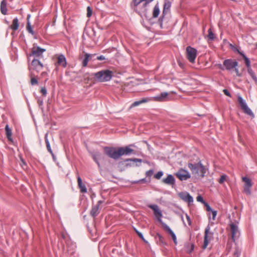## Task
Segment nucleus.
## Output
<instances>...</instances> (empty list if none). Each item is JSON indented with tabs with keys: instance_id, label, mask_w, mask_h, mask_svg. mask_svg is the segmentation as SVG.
Returning <instances> with one entry per match:
<instances>
[{
	"instance_id": "44",
	"label": "nucleus",
	"mask_w": 257,
	"mask_h": 257,
	"mask_svg": "<svg viewBox=\"0 0 257 257\" xmlns=\"http://www.w3.org/2000/svg\"><path fill=\"white\" fill-rule=\"evenodd\" d=\"M223 92H224V93L226 95H227V96H229V97H230V96H230V93L228 92V91L227 89H224V90H223Z\"/></svg>"
},
{
	"instance_id": "2",
	"label": "nucleus",
	"mask_w": 257,
	"mask_h": 257,
	"mask_svg": "<svg viewBox=\"0 0 257 257\" xmlns=\"http://www.w3.org/2000/svg\"><path fill=\"white\" fill-rule=\"evenodd\" d=\"M188 168L195 178H203L206 173V169L201 163L193 164H188Z\"/></svg>"
},
{
	"instance_id": "38",
	"label": "nucleus",
	"mask_w": 257,
	"mask_h": 257,
	"mask_svg": "<svg viewBox=\"0 0 257 257\" xmlns=\"http://www.w3.org/2000/svg\"><path fill=\"white\" fill-rule=\"evenodd\" d=\"M92 11L90 7L87 8V17L89 18L92 16Z\"/></svg>"
},
{
	"instance_id": "12",
	"label": "nucleus",
	"mask_w": 257,
	"mask_h": 257,
	"mask_svg": "<svg viewBox=\"0 0 257 257\" xmlns=\"http://www.w3.org/2000/svg\"><path fill=\"white\" fill-rule=\"evenodd\" d=\"M149 207L154 211V215L157 218L158 221L162 223L163 222L161 220L162 213L158 206L157 205H150Z\"/></svg>"
},
{
	"instance_id": "39",
	"label": "nucleus",
	"mask_w": 257,
	"mask_h": 257,
	"mask_svg": "<svg viewBox=\"0 0 257 257\" xmlns=\"http://www.w3.org/2000/svg\"><path fill=\"white\" fill-rule=\"evenodd\" d=\"M163 175V172L161 171H159L156 174H155V178L157 179H160L162 177Z\"/></svg>"
},
{
	"instance_id": "43",
	"label": "nucleus",
	"mask_w": 257,
	"mask_h": 257,
	"mask_svg": "<svg viewBox=\"0 0 257 257\" xmlns=\"http://www.w3.org/2000/svg\"><path fill=\"white\" fill-rule=\"evenodd\" d=\"M196 199L198 202H203V199L201 196H198Z\"/></svg>"
},
{
	"instance_id": "7",
	"label": "nucleus",
	"mask_w": 257,
	"mask_h": 257,
	"mask_svg": "<svg viewBox=\"0 0 257 257\" xmlns=\"http://www.w3.org/2000/svg\"><path fill=\"white\" fill-rule=\"evenodd\" d=\"M197 56V50L190 47L186 48V56L188 60L191 63H194Z\"/></svg>"
},
{
	"instance_id": "21",
	"label": "nucleus",
	"mask_w": 257,
	"mask_h": 257,
	"mask_svg": "<svg viewBox=\"0 0 257 257\" xmlns=\"http://www.w3.org/2000/svg\"><path fill=\"white\" fill-rule=\"evenodd\" d=\"M77 182L78 187L80 190V192L81 193H86L87 192V189L86 188V186L85 184H83L82 180L80 176H79L77 177Z\"/></svg>"
},
{
	"instance_id": "33",
	"label": "nucleus",
	"mask_w": 257,
	"mask_h": 257,
	"mask_svg": "<svg viewBox=\"0 0 257 257\" xmlns=\"http://www.w3.org/2000/svg\"><path fill=\"white\" fill-rule=\"evenodd\" d=\"M160 13V10L159 6L156 5L154 8L153 16L154 18H157Z\"/></svg>"
},
{
	"instance_id": "27",
	"label": "nucleus",
	"mask_w": 257,
	"mask_h": 257,
	"mask_svg": "<svg viewBox=\"0 0 257 257\" xmlns=\"http://www.w3.org/2000/svg\"><path fill=\"white\" fill-rule=\"evenodd\" d=\"M239 53L241 56H242L244 61L245 64L247 67V70L251 68L250 62L249 59L242 52H239Z\"/></svg>"
},
{
	"instance_id": "4",
	"label": "nucleus",
	"mask_w": 257,
	"mask_h": 257,
	"mask_svg": "<svg viewBox=\"0 0 257 257\" xmlns=\"http://www.w3.org/2000/svg\"><path fill=\"white\" fill-rule=\"evenodd\" d=\"M237 101L243 112L250 116L253 117L254 114L251 110L247 106L245 101L240 95L237 96Z\"/></svg>"
},
{
	"instance_id": "45",
	"label": "nucleus",
	"mask_w": 257,
	"mask_h": 257,
	"mask_svg": "<svg viewBox=\"0 0 257 257\" xmlns=\"http://www.w3.org/2000/svg\"><path fill=\"white\" fill-rule=\"evenodd\" d=\"M97 59L98 60H104L105 59V57L103 55H101V56H98L97 57Z\"/></svg>"
},
{
	"instance_id": "34",
	"label": "nucleus",
	"mask_w": 257,
	"mask_h": 257,
	"mask_svg": "<svg viewBox=\"0 0 257 257\" xmlns=\"http://www.w3.org/2000/svg\"><path fill=\"white\" fill-rule=\"evenodd\" d=\"M208 34L207 35V38L208 40H213L215 38V35L212 31L211 28L209 29L208 30Z\"/></svg>"
},
{
	"instance_id": "47",
	"label": "nucleus",
	"mask_w": 257,
	"mask_h": 257,
	"mask_svg": "<svg viewBox=\"0 0 257 257\" xmlns=\"http://www.w3.org/2000/svg\"><path fill=\"white\" fill-rule=\"evenodd\" d=\"M212 216H213V219H214V218L216 217V214H217V212L216 211H212Z\"/></svg>"
},
{
	"instance_id": "49",
	"label": "nucleus",
	"mask_w": 257,
	"mask_h": 257,
	"mask_svg": "<svg viewBox=\"0 0 257 257\" xmlns=\"http://www.w3.org/2000/svg\"><path fill=\"white\" fill-rule=\"evenodd\" d=\"M235 71L236 73V75L239 76L238 69L237 68H236V67L235 68Z\"/></svg>"
},
{
	"instance_id": "20",
	"label": "nucleus",
	"mask_w": 257,
	"mask_h": 257,
	"mask_svg": "<svg viewBox=\"0 0 257 257\" xmlns=\"http://www.w3.org/2000/svg\"><path fill=\"white\" fill-rule=\"evenodd\" d=\"M162 182L168 185H173L175 183V178L172 175H168L167 177L162 180Z\"/></svg>"
},
{
	"instance_id": "16",
	"label": "nucleus",
	"mask_w": 257,
	"mask_h": 257,
	"mask_svg": "<svg viewBox=\"0 0 257 257\" xmlns=\"http://www.w3.org/2000/svg\"><path fill=\"white\" fill-rule=\"evenodd\" d=\"M162 226H163L164 229L167 231L171 236L172 239L174 241V242L175 244H177V238L175 234V233L173 232V231L171 229V228L165 223H162Z\"/></svg>"
},
{
	"instance_id": "41",
	"label": "nucleus",
	"mask_w": 257,
	"mask_h": 257,
	"mask_svg": "<svg viewBox=\"0 0 257 257\" xmlns=\"http://www.w3.org/2000/svg\"><path fill=\"white\" fill-rule=\"evenodd\" d=\"M41 92L43 96H46L47 94V90L45 87H42L41 89Z\"/></svg>"
},
{
	"instance_id": "24",
	"label": "nucleus",
	"mask_w": 257,
	"mask_h": 257,
	"mask_svg": "<svg viewBox=\"0 0 257 257\" xmlns=\"http://www.w3.org/2000/svg\"><path fill=\"white\" fill-rule=\"evenodd\" d=\"M1 13L6 15L7 14V1L6 0H3L1 4Z\"/></svg>"
},
{
	"instance_id": "48",
	"label": "nucleus",
	"mask_w": 257,
	"mask_h": 257,
	"mask_svg": "<svg viewBox=\"0 0 257 257\" xmlns=\"http://www.w3.org/2000/svg\"><path fill=\"white\" fill-rule=\"evenodd\" d=\"M136 231L137 233L138 234V235L139 236V237H140L141 238H143V234L141 232H139L137 230H136Z\"/></svg>"
},
{
	"instance_id": "25",
	"label": "nucleus",
	"mask_w": 257,
	"mask_h": 257,
	"mask_svg": "<svg viewBox=\"0 0 257 257\" xmlns=\"http://www.w3.org/2000/svg\"><path fill=\"white\" fill-rule=\"evenodd\" d=\"M93 55H90L88 53H86L84 55V59L83 60L82 62V65L83 67H85L87 66V64L89 60L90 59L91 56Z\"/></svg>"
},
{
	"instance_id": "19",
	"label": "nucleus",
	"mask_w": 257,
	"mask_h": 257,
	"mask_svg": "<svg viewBox=\"0 0 257 257\" xmlns=\"http://www.w3.org/2000/svg\"><path fill=\"white\" fill-rule=\"evenodd\" d=\"M19 20L17 18H15L12 21V24L9 26V28L12 29L13 33L18 30L19 28Z\"/></svg>"
},
{
	"instance_id": "5",
	"label": "nucleus",
	"mask_w": 257,
	"mask_h": 257,
	"mask_svg": "<svg viewBox=\"0 0 257 257\" xmlns=\"http://www.w3.org/2000/svg\"><path fill=\"white\" fill-rule=\"evenodd\" d=\"M210 230V228L209 226H207L205 229L204 242L202 245L203 249L207 248L210 241L212 238L213 233L211 232Z\"/></svg>"
},
{
	"instance_id": "42",
	"label": "nucleus",
	"mask_w": 257,
	"mask_h": 257,
	"mask_svg": "<svg viewBox=\"0 0 257 257\" xmlns=\"http://www.w3.org/2000/svg\"><path fill=\"white\" fill-rule=\"evenodd\" d=\"M240 255V252L238 250H235V251L234 252L233 256V257H238Z\"/></svg>"
},
{
	"instance_id": "3",
	"label": "nucleus",
	"mask_w": 257,
	"mask_h": 257,
	"mask_svg": "<svg viewBox=\"0 0 257 257\" xmlns=\"http://www.w3.org/2000/svg\"><path fill=\"white\" fill-rule=\"evenodd\" d=\"M113 72L109 70H103L94 74L95 78L99 82H106L110 80Z\"/></svg>"
},
{
	"instance_id": "22",
	"label": "nucleus",
	"mask_w": 257,
	"mask_h": 257,
	"mask_svg": "<svg viewBox=\"0 0 257 257\" xmlns=\"http://www.w3.org/2000/svg\"><path fill=\"white\" fill-rule=\"evenodd\" d=\"M91 155L95 162L99 166L98 159L101 158V154L98 152H93L91 153Z\"/></svg>"
},
{
	"instance_id": "9",
	"label": "nucleus",
	"mask_w": 257,
	"mask_h": 257,
	"mask_svg": "<svg viewBox=\"0 0 257 257\" xmlns=\"http://www.w3.org/2000/svg\"><path fill=\"white\" fill-rule=\"evenodd\" d=\"M43 67V65L40 62V61L39 60L35 58L32 61L31 65L29 66V68L30 71L35 70L38 72L42 69Z\"/></svg>"
},
{
	"instance_id": "15",
	"label": "nucleus",
	"mask_w": 257,
	"mask_h": 257,
	"mask_svg": "<svg viewBox=\"0 0 257 257\" xmlns=\"http://www.w3.org/2000/svg\"><path fill=\"white\" fill-rule=\"evenodd\" d=\"M169 93L166 92L161 93L159 95L153 97L152 100L156 101H165L169 100Z\"/></svg>"
},
{
	"instance_id": "26",
	"label": "nucleus",
	"mask_w": 257,
	"mask_h": 257,
	"mask_svg": "<svg viewBox=\"0 0 257 257\" xmlns=\"http://www.w3.org/2000/svg\"><path fill=\"white\" fill-rule=\"evenodd\" d=\"M150 99H149V98H144L143 99H142L141 100H138V101H135L134 102H133L131 105L132 107H135V106H137L142 103H146L149 100H150Z\"/></svg>"
},
{
	"instance_id": "8",
	"label": "nucleus",
	"mask_w": 257,
	"mask_h": 257,
	"mask_svg": "<svg viewBox=\"0 0 257 257\" xmlns=\"http://www.w3.org/2000/svg\"><path fill=\"white\" fill-rule=\"evenodd\" d=\"M229 227L231 238L233 241H235V239L239 237L240 234L238 226L236 224L231 222L229 224Z\"/></svg>"
},
{
	"instance_id": "36",
	"label": "nucleus",
	"mask_w": 257,
	"mask_h": 257,
	"mask_svg": "<svg viewBox=\"0 0 257 257\" xmlns=\"http://www.w3.org/2000/svg\"><path fill=\"white\" fill-rule=\"evenodd\" d=\"M125 162L132 161V162H135V163L139 162L140 163H141L142 162V160L141 159H137V158H135V159H127L125 160Z\"/></svg>"
},
{
	"instance_id": "52",
	"label": "nucleus",
	"mask_w": 257,
	"mask_h": 257,
	"mask_svg": "<svg viewBox=\"0 0 257 257\" xmlns=\"http://www.w3.org/2000/svg\"><path fill=\"white\" fill-rule=\"evenodd\" d=\"M193 248H194V245H193V244H192V246H191V249H192V250H193Z\"/></svg>"
},
{
	"instance_id": "6",
	"label": "nucleus",
	"mask_w": 257,
	"mask_h": 257,
	"mask_svg": "<svg viewBox=\"0 0 257 257\" xmlns=\"http://www.w3.org/2000/svg\"><path fill=\"white\" fill-rule=\"evenodd\" d=\"M175 175L181 181H185L191 178L189 172L183 168L180 169L175 173Z\"/></svg>"
},
{
	"instance_id": "10",
	"label": "nucleus",
	"mask_w": 257,
	"mask_h": 257,
	"mask_svg": "<svg viewBox=\"0 0 257 257\" xmlns=\"http://www.w3.org/2000/svg\"><path fill=\"white\" fill-rule=\"evenodd\" d=\"M46 51L45 49L41 48L38 46H34L31 50L30 56H34L35 57H40L42 54Z\"/></svg>"
},
{
	"instance_id": "51",
	"label": "nucleus",
	"mask_w": 257,
	"mask_h": 257,
	"mask_svg": "<svg viewBox=\"0 0 257 257\" xmlns=\"http://www.w3.org/2000/svg\"><path fill=\"white\" fill-rule=\"evenodd\" d=\"M207 210H208V211L211 210V208H210V206H209L207 207Z\"/></svg>"
},
{
	"instance_id": "46",
	"label": "nucleus",
	"mask_w": 257,
	"mask_h": 257,
	"mask_svg": "<svg viewBox=\"0 0 257 257\" xmlns=\"http://www.w3.org/2000/svg\"><path fill=\"white\" fill-rule=\"evenodd\" d=\"M153 173V171L152 170H149L148 172H147L146 174L148 176H151Z\"/></svg>"
},
{
	"instance_id": "35",
	"label": "nucleus",
	"mask_w": 257,
	"mask_h": 257,
	"mask_svg": "<svg viewBox=\"0 0 257 257\" xmlns=\"http://www.w3.org/2000/svg\"><path fill=\"white\" fill-rule=\"evenodd\" d=\"M170 8V4L169 3H165L164 5L163 15H165L169 11Z\"/></svg>"
},
{
	"instance_id": "50",
	"label": "nucleus",
	"mask_w": 257,
	"mask_h": 257,
	"mask_svg": "<svg viewBox=\"0 0 257 257\" xmlns=\"http://www.w3.org/2000/svg\"><path fill=\"white\" fill-rule=\"evenodd\" d=\"M180 217L181 218V220H182V221L184 222V224L185 225V223L184 220L183 216L182 214L180 215Z\"/></svg>"
},
{
	"instance_id": "37",
	"label": "nucleus",
	"mask_w": 257,
	"mask_h": 257,
	"mask_svg": "<svg viewBox=\"0 0 257 257\" xmlns=\"http://www.w3.org/2000/svg\"><path fill=\"white\" fill-rule=\"evenodd\" d=\"M226 178H227V176L226 175H222L221 176L219 181H218V182L220 183V184H223L224 183V182L226 180Z\"/></svg>"
},
{
	"instance_id": "17",
	"label": "nucleus",
	"mask_w": 257,
	"mask_h": 257,
	"mask_svg": "<svg viewBox=\"0 0 257 257\" xmlns=\"http://www.w3.org/2000/svg\"><path fill=\"white\" fill-rule=\"evenodd\" d=\"M57 64L61 65L63 67H66L67 66V62L65 57L63 54H60L57 58Z\"/></svg>"
},
{
	"instance_id": "40",
	"label": "nucleus",
	"mask_w": 257,
	"mask_h": 257,
	"mask_svg": "<svg viewBox=\"0 0 257 257\" xmlns=\"http://www.w3.org/2000/svg\"><path fill=\"white\" fill-rule=\"evenodd\" d=\"M186 218L187 220V221L188 222V224L189 226H191L192 224L191 220L190 218V217L188 216L187 214H185Z\"/></svg>"
},
{
	"instance_id": "18",
	"label": "nucleus",
	"mask_w": 257,
	"mask_h": 257,
	"mask_svg": "<svg viewBox=\"0 0 257 257\" xmlns=\"http://www.w3.org/2000/svg\"><path fill=\"white\" fill-rule=\"evenodd\" d=\"M100 201L98 202V204L93 206L90 211V214L93 217H95L99 213V208Z\"/></svg>"
},
{
	"instance_id": "11",
	"label": "nucleus",
	"mask_w": 257,
	"mask_h": 257,
	"mask_svg": "<svg viewBox=\"0 0 257 257\" xmlns=\"http://www.w3.org/2000/svg\"><path fill=\"white\" fill-rule=\"evenodd\" d=\"M242 180L244 183V192L247 194H250V188L252 185L251 180L246 177H243Z\"/></svg>"
},
{
	"instance_id": "32",
	"label": "nucleus",
	"mask_w": 257,
	"mask_h": 257,
	"mask_svg": "<svg viewBox=\"0 0 257 257\" xmlns=\"http://www.w3.org/2000/svg\"><path fill=\"white\" fill-rule=\"evenodd\" d=\"M29 16H28V18H27V19H28V21H27V27H26V29H27V31L30 34H31L32 35H34V31L33 30V29L31 26V24H30V23L29 21Z\"/></svg>"
},
{
	"instance_id": "30",
	"label": "nucleus",
	"mask_w": 257,
	"mask_h": 257,
	"mask_svg": "<svg viewBox=\"0 0 257 257\" xmlns=\"http://www.w3.org/2000/svg\"><path fill=\"white\" fill-rule=\"evenodd\" d=\"M247 70L248 73L249 74L250 76L251 77L253 82L255 84H256L257 83V77H256L255 73L253 72V71L251 69V68L247 69Z\"/></svg>"
},
{
	"instance_id": "14",
	"label": "nucleus",
	"mask_w": 257,
	"mask_h": 257,
	"mask_svg": "<svg viewBox=\"0 0 257 257\" xmlns=\"http://www.w3.org/2000/svg\"><path fill=\"white\" fill-rule=\"evenodd\" d=\"M179 196L182 200L187 202L188 204L193 202V197L188 192H181L179 193Z\"/></svg>"
},
{
	"instance_id": "13",
	"label": "nucleus",
	"mask_w": 257,
	"mask_h": 257,
	"mask_svg": "<svg viewBox=\"0 0 257 257\" xmlns=\"http://www.w3.org/2000/svg\"><path fill=\"white\" fill-rule=\"evenodd\" d=\"M223 65L227 70H231L238 66V63L231 59H227L224 61Z\"/></svg>"
},
{
	"instance_id": "29",
	"label": "nucleus",
	"mask_w": 257,
	"mask_h": 257,
	"mask_svg": "<svg viewBox=\"0 0 257 257\" xmlns=\"http://www.w3.org/2000/svg\"><path fill=\"white\" fill-rule=\"evenodd\" d=\"M45 143L46 144V147H47V150L52 155V156H54L53 151L51 149V148L50 147V143H49L48 139V134H46V135L45 136Z\"/></svg>"
},
{
	"instance_id": "1",
	"label": "nucleus",
	"mask_w": 257,
	"mask_h": 257,
	"mask_svg": "<svg viewBox=\"0 0 257 257\" xmlns=\"http://www.w3.org/2000/svg\"><path fill=\"white\" fill-rule=\"evenodd\" d=\"M132 146L119 147L117 149L113 147H105L103 150L104 153L108 157L116 160L123 155H128L131 154L134 151L133 149L130 148V147Z\"/></svg>"
},
{
	"instance_id": "28",
	"label": "nucleus",
	"mask_w": 257,
	"mask_h": 257,
	"mask_svg": "<svg viewBox=\"0 0 257 257\" xmlns=\"http://www.w3.org/2000/svg\"><path fill=\"white\" fill-rule=\"evenodd\" d=\"M6 135L9 141L12 142V130L9 127V125L7 124L5 126Z\"/></svg>"
},
{
	"instance_id": "31",
	"label": "nucleus",
	"mask_w": 257,
	"mask_h": 257,
	"mask_svg": "<svg viewBox=\"0 0 257 257\" xmlns=\"http://www.w3.org/2000/svg\"><path fill=\"white\" fill-rule=\"evenodd\" d=\"M30 76L31 77V84L32 85H37L38 84V81L37 79L34 77L35 74H33L32 72H31Z\"/></svg>"
},
{
	"instance_id": "23",
	"label": "nucleus",
	"mask_w": 257,
	"mask_h": 257,
	"mask_svg": "<svg viewBox=\"0 0 257 257\" xmlns=\"http://www.w3.org/2000/svg\"><path fill=\"white\" fill-rule=\"evenodd\" d=\"M153 1V0H134V4L135 7H137L141 4H142L143 7H146L147 4Z\"/></svg>"
}]
</instances>
